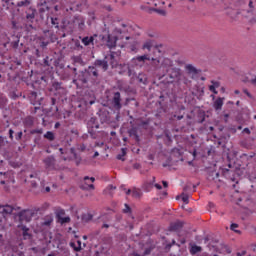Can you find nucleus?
Wrapping results in <instances>:
<instances>
[{
	"label": "nucleus",
	"instance_id": "obj_1",
	"mask_svg": "<svg viewBox=\"0 0 256 256\" xmlns=\"http://www.w3.org/2000/svg\"><path fill=\"white\" fill-rule=\"evenodd\" d=\"M98 77L99 73L97 72V68L94 66H89L87 70L81 71L78 74L77 79L73 80V83H75L76 87L78 89H83V87H89V80L91 79V76Z\"/></svg>",
	"mask_w": 256,
	"mask_h": 256
},
{
	"label": "nucleus",
	"instance_id": "obj_2",
	"mask_svg": "<svg viewBox=\"0 0 256 256\" xmlns=\"http://www.w3.org/2000/svg\"><path fill=\"white\" fill-rule=\"evenodd\" d=\"M133 63H152L153 65H169L171 60L164 58L163 56H152L151 54H144L142 56H136L132 59Z\"/></svg>",
	"mask_w": 256,
	"mask_h": 256
},
{
	"label": "nucleus",
	"instance_id": "obj_3",
	"mask_svg": "<svg viewBox=\"0 0 256 256\" xmlns=\"http://www.w3.org/2000/svg\"><path fill=\"white\" fill-rule=\"evenodd\" d=\"M43 163L46 171H63L65 169V167L57 164V159L53 155L44 158Z\"/></svg>",
	"mask_w": 256,
	"mask_h": 256
},
{
	"label": "nucleus",
	"instance_id": "obj_4",
	"mask_svg": "<svg viewBox=\"0 0 256 256\" xmlns=\"http://www.w3.org/2000/svg\"><path fill=\"white\" fill-rule=\"evenodd\" d=\"M87 129L92 139H97V129H99V122H97V118L92 117L88 120Z\"/></svg>",
	"mask_w": 256,
	"mask_h": 256
},
{
	"label": "nucleus",
	"instance_id": "obj_5",
	"mask_svg": "<svg viewBox=\"0 0 256 256\" xmlns=\"http://www.w3.org/2000/svg\"><path fill=\"white\" fill-rule=\"evenodd\" d=\"M110 101V105L114 111H121L123 104L121 103V93L113 92Z\"/></svg>",
	"mask_w": 256,
	"mask_h": 256
},
{
	"label": "nucleus",
	"instance_id": "obj_6",
	"mask_svg": "<svg viewBox=\"0 0 256 256\" xmlns=\"http://www.w3.org/2000/svg\"><path fill=\"white\" fill-rule=\"evenodd\" d=\"M33 215H35V211L31 209H26V210L20 211L17 214V217L20 223H23V221H25V223H29L31 219H33Z\"/></svg>",
	"mask_w": 256,
	"mask_h": 256
},
{
	"label": "nucleus",
	"instance_id": "obj_7",
	"mask_svg": "<svg viewBox=\"0 0 256 256\" xmlns=\"http://www.w3.org/2000/svg\"><path fill=\"white\" fill-rule=\"evenodd\" d=\"M154 47L153 54L157 55L159 53L160 55L163 53L161 49H159V46H155L154 40H146L142 45V50L145 51H151V48Z\"/></svg>",
	"mask_w": 256,
	"mask_h": 256
},
{
	"label": "nucleus",
	"instance_id": "obj_8",
	"mask_svg": "<svg viewBox=\"0 0 256 256\" xmlns=\"http://www.w3.org/2000/svg\"><path fill=\"white\" fill-rule=\"evenodd\" d=\"M89 181L91 183H95V177H89V176H85L84 177V184H82L80 186V188L83 190V191H89V190H95V185L93 184H89Z\"/></svg>",
	"mask_w": 256,
	"mask_h": 256
},
{
	"label": "nucleus",
	"instance_id": "obj_9",
	"mask_svg": "<svg viewBox=\"0 0 256 256\" xmlns=\"http://www.w3.org/2000/svg\"><path fill=\"white\" fill-rule=\"evenodd\" d=\"M188 75L192 76V79H197L201 75V69L195 68L193 65L186 66Z\"/></svg>",
	"mask_w": 256,
	"mask_h": 256
},
{
	"label": "nucleus",
	"instance_id": "obj_10",
	"mask_svg": "<svg viewBox=\"0 0 256 256\" xmlns=\"http://www.w3.org/2000/svg\"><path fill=\"white\" fill-rule=\"evenodd\" d=\"M15 208H13V206L11 205H1L0 204V213L1 215H3V217H7V215H11V213H13V210Z\"/></svg>",
	"mask_w": 256,
	"mask_h": 256
},
{
	"label": "nucleus",
	"instance_id": "obj_11",
	"mask_svg": "<svg viewBox=\"0 0 256 256\" xmlns=\"http://www.w3.org/2000/svg\"><path fill=\"white\" fill-rule=\"evenodd\" d=\"M18 229L22 230V237L24 240L31 239V237H33L31 233H29V228H27V226L20 224L18 225Z\"/></svg>",
	"mask_w": 256,
	"mask_h": 256
},
{
	"label": "nucleus",
	"instance_id": "obj_12",
	"mask_svg": "<svg viewBox=\"0 0 256 256\" xmlns=\"http://www.w3.org/2000/svg\"><path fill=\"white\" fill-rule=\"evenodd\" d=\"M180 229H183L182 221H176L170 224L169 231H179Z\"/></svg>",
	"mask_w": 256,
	"mask_h": 256
},
{
	"label": "nucleus",
	"instance_id": "obj_13",
	"mask_svg": "<svg viewBox=\"0 0 256 256\" xmlns=\"http://www.w3.org/2000/svg\"><path fill=\"white\" fill-rule=\"evenodd\" d=\"M117 45V37L108 35V40H107V47L109 49H113Z\"/></svg>",
	"mask_w": 256,
	"mask_h": 256
},
{
	"label": "nucleus",
	"instance_id": "obj_14",
	"mask_svg": "<svg viewBox=\"0 0 256 256\" xmlns=\"http://www.w3.org/2000/svg\"><path fill=\"white\" fill-rule=\"evenodd\" d=\"M53 223V215H46L43 218L42 226L43 227H50V225Z\"/></svg>",
	"mask_w": 256,
	"mask_h": 256
},
{
	"label": "nucleus",
	"instance_id": "obj_15",
	"mask_svg": "<svg viewBox=\"0 0 256 256\" xmlns=\"http://www.w3.org/2000/svg\"><path fill=\"white\" fill-rule=\"evenodd\" d=\"M223 99L224 98H218L215 100L213 107L216 111H221V109L223 108Z\"/></svg>",
	"mask_w": 256,
	"mask_h": 256
},
{
	"label": "nucleus",
	"instance_id": "obj_16",
	"mask_svg": "<svg viewBox=\"0 0 256 256\" xmlns=\"http://www.w3.org/2000/svg\"><path fill=\"white\" fill-rule=\"evenodd\" d=\"M175 63H177V65H187L188 60L184 56H177L175 58Z\"/></svg>",
	"mask_w": 256,
	"mask_h": 256
},
{
	"label": "nucleus",
	"instance_id": "obj_17",
	"mask_svg": "<svg viewBox=\"0 0 256 256\" xmlns=\"http://www.w3.org/2000/svg\"><path fill=\"white\" fill-rule=\"evenodd\" d=\"M203 251V248L201 246L193 245L190 248L191 255H197V253H201Z\"/></svg>",
	"mask_w": 256,
	"mask_h": 256
},
{
	"label": "nucleus",
	"instance_id": "obj_18",
	"mask_svg": "<svg viewBox=\"0 0 256 256\" xmlns=\"http://www.w3.org/2000/svg\"><path fill=\"white\" fill-rule=\"evenodd\" d=\"M125 155H127V148H122L120 154L116 156L118 161H125Z\"/></svg>",
	"mask_w": 256,
	"mask_h": 256
},
{
	"label": "nucleus",
	"instance_id": "obj_19",
	"mask_svg": "<svg viewBox=\"0 0 256 256\" xmlns=\"http://www.w3.org/2000/svg\"><path fill=\"white\" fill-rule=\"evenodd\" d=\"M82 221L83 223H89V221H93V216L89 213L83 214Z\"/></svg>",
	"mask_w": 256,
	"mask_h": 256
},
{
	"label": "nucleus",
	"instance_id": "obj_20",
	"mask_svg": "<svg viewBox=\"0 0 256 256\" xmlns=\"http://www.w3.org/2000/svg\"><path fill=\"white\" fill-rule=\"evenodd\" d=\"M93 41H94V38H93V37H84V38L82 39V43H83V45H85L86 47H87L88 45H91V43H93Z\"/></svg>",
	"mask_w": 256,
	"mask_h": 256
},
{
	"label": "nucleus",
	"instance_id": "obj_21",
	"mask_svg": "<svg viewBox=\"0 0 256 256\" xmlns=\"http://www.w3.org/2000/svg\"><path fill=\"white\" fill-rule=\"evenodd\" d=\"M45 139H48V141H55V134L51 131H48L44 135Z\"/></svg>",
	"mask_w": 256,
	"mask_h": 256
},
{
	"label": "nucleus",
	"instance_id": "obj_22",
	"mask_svg": "<svg viewBox=\"0 0 256 256\" xmlns=\"http://www.w3.org/2000/svg\"><path fill=\"white\" fill-rule=\"evenodd\" d=\"M180 197H181L183 203H185L186 205L189 203V194L182 193Z\"/></svg>",
	"mask_w": 256,
	"mask_h": 256
},
{
	"label": "nucleus",
	"instance_id": "obj_23",
	"mask_svg": "<svg viewBox=\"0 0 256 256\" xmlns=\"http://www.w3.org/2000/svg\"><path fill=\"white\" fill-rule=\"evenodd\" d=\"M41 83L43 84L44 87H47V83H49V77L48 76H41Z\"/></svg>",
	"mask_w": 256,
	"mask_h": 256
},
{
	"label": "nucleus",
	"instance_id": "obj_24",
	"mask_svg": "<svg viewBox=\"0 0 256 256\" xmlns=\"http://www.w3.org/2000/svg\"><path fill=\"white\" fill-rule=\"evenodd\" d=\"M35 13H36V11H35V10H32L31 13H28V14L26 15V19H28L29 21H33V19H35Z\"/></svg>",
	"mask_w": 256,
	"mask_h": 256
},
{
	"label": "nucleus",
	"instance_id": "obj_25",
	"mask_svg": "<svg viewBox=\"0 0 256 256\" xmlns=\"http://www.w3.org/2000/svg\"><path fill=\"white\" fill-rule=\"evenodd\" d=\"M30 1L29 0H23L18 2V7H27L28 5H30Z\"/></svg>",
	"mask_w": 256,
	"mask_h": 256
},
{
	"label": "nucleus",
	"instance_id": "obj_26",
	"mask_svg": "<svg viewBox=\"0 0 256 256\" xmlns=\"http://www.w3.org/2000/svg\"><path fill=\"white\" fill-rule=\"evenodd\" d=\"M139 83H143L144 85L147 83V76L145 75H139L138 76Z\"/></svg>",
	"mask_w": 256,
	"mask_h": 256
},
{
	"label": "nucleus",
	"instance_id": "obj_27",
	"mask_svg": "<svg viewBox=\"0 0 256 256\" xmlns=\"http://www.w3.org/2000/svg\"><path fill=\"white\" fill-rule=\"evenodd\" d=\"M1 177H3V179L5 180V179H10V177H11V172H0V179H1Z\"/></svg>",
	"mask_w": 256,
	"mask_h": 256
},
{
	"label": "nucleus",
	"instance_id": "obj_28",
	"mask_svg": "<svg viewBox=\"0 0 256 256\" xmlns=\"http://www.w3.org/2000/svg\"><path fill=\"white\" fill-rule=\"evenodd\" d=\"M7 143H9L4 137L0 136V149H3V147H5V145H7Z\"/></svg>",
	"mask_w": 256,
	"mask_h": 256
},
{
	"label": "nucleus",
	"instance_id": "obj_29",
	"mask_svg": "<svg viewBox=\"0 0 256 256\" xmlns=\"http://www.w3.org/2000/svg\"><path fill=\"white\" fill-rule=\"evenodd\" d=\"M155 13H158V15H161L162 17H165L167 15V11L163 9H155Z\"/></svg>",
	"mask_w": 256,
	"mask_h": 256
},
{
	"label": "nucleus",
	"instance_id": "obj_30",
	"mask_svg": "<svg viewBox=\"0 0 256 256\" xmlns=\"http://www.w3.org/2000/svg\"><path fill=\"white\" fill-rule=\"evenodd\" d=\"M31 135H41L43 133V129H34L30 131Z\"/></svg>",
	"mask_w": 256,
	"mask_h": 256
},
{
	"label": "nucleus",
	"instance_id": "obj_31",
	"mask_svg": "<svg viewBox=\"0 0 256 256\" xmlns=\"http://www.w3.org/2000/svg\"><path fill=\"white\" fill-rule=\"evenodd\" d=\"M132 197H135L136 199H139V197H141V192H139L138 190H133L132 191Z\"/></svg>",
	"mask_w": 256,
	"mask_h": 256
},
{
	"label": "nucleus",
	"instance_id": "obj_32",
	"mask_svg": "<svg viewBox=\"0 0 256 256\" xmlns=\"http://www.w3.org/2000/svg\"><path fill=\"white\" fill-rule=\"evenodd\" d=\"M237 227H239V224H235V223L231 224V226H230L231 230L235 231V233H241V231L235 230V229H237Z\"/></svg>",
	"mask_w": 256,
	"mask_h": 256
},
{
	"label": "nucleus",
	"instance_id": "obj_33",
	"mask_svg": "<svg viewBox=\"0 0 256 256\" xmlns=\"http://www.w3.org/2000/svg\"><path fill=\"white\" fill-rule=\"evenodd\" d=\"M59 219L61 220V223H71V218L70 217H64V218H61L59 217Z\"/></svg>",
	"mask_w": 256,
	"mask_h": 256
},
{
	"label": "nucleus",
	"instance_id": "obj_34",
	"mask_svg": "<svg viewBox=\"0 0 256 256\" xmlns=\"http://www.w3.org/2000/svg\"><path fill=\"white\" fill-rule=\"evenodd\" d=\"M123 213H131V207L129 204H125V209H123Z\"/></svg>",
	"mask_w": 256,
	"mask_h": 256
},
{
	"label": "nucleus",
	"instance_id": "obj_35",
	"mask_svg": "<svg viewBox=\"0 0 256 256\" xmlns=\"http://www.w3.org/2000/svg\"><path fill=\"white\" fill-rule=\"evenodd\" d=\"M81 240H77V248H75V251L77 252V253H79V251H81Z\"/></svg>",
	"mask_w": 256,
	"mask_h": 256
},
{
	"label": "nucleus",
	"instance_id": "obj_36",
	"mask_svg": "<svg viewBox=\"0 0 256 256\" xmlns=\"http://www.w3.org/2000/svg\"><path fill=\"white\" fill-rule=\"evenodd\" d=\"M211 83H212V87H214V88H216V89L219 88L220 85H221V83H219V82H217V81H214V80H212Z\"/></svg>",
	"mask_w": 256,
	"mask_h": 256
},
{
	"label": "nucleus",
	"instance_id": "obj_37",
	"mask_svg": "<svg viewBox=\"0 0 256 256\" xmlns=\"http://www.w3.org/2000/svg\"><path fill=\"white\" fill-rule=\"evenodd\" d=\"M22 138H23V132L20 131L16 134V141H21Z\"/></svg>",
	"mask_w": 256,
	"mask_h": 256
},
{
	"label": "nucleus",
	"instance_id": "obj_38",
	"mask_svg": "<svg viewBox=\"0 0 256 256\" xmlns=\"http://www.w3.org/2000/svg\"><path fill=\"white\" fill-rule=\"evenodd\" d=\"M209 91H211L212 93H214V95H217V90H216V88H215V86H209Z\"/></svg>",
	"mask_w": 256,
	"mask_h": 256
},
{
	"label": "nucleus",
	"instance_id": "obj_39",
	"mask_svg": "<svg viewBox=\"0 0 256 256\" xmlns=\"http://www.w3.org/2000/svg\"><path fill=\"white\" fill-rule=\"evenodd\" d=\"M243 93H245V95H247V97H249V99L253 98V95L250 94L249 90L243 89Z\"/></svg>",
	"mask_w": 256,
	"mask_h": 256
},
{
	"label": "nucleus",
	"instance_id": "obj_40",
	"mask_svg": "<svg viewBox=\"0 0 256 256\" xmlns=\"http://www.w3.org/2000/svg\"><path fill=\"white\" fill-rule=\"evenodd\" d=\"M173 245H177V242L175 240H172L171 244H167L166 249H171V247H173Z\"/></svg>",
	"mask_w": 256,
	"mask_h": 256
},
{
	"label": "nucleus",
	"instance_id": "obj_41",
	"mask_svg": "<svg viewBox=\"0 0 256 256\" xmlns=\"http://www.w3.org/2000/svg\"><path fill=\"white\" fill-rule=\"evenodd\" d=\"M15 131H13V129L9 130V138L11 139V141H13V135H14Z\"/></svg>",
	"mask_w": 256,
	"mask_h": 256
},
{
	"label": "nucleus",
	"instance_id": "obj_42",
	"mask_svg": "<svg viewBox=\"0 0 256 256\" xmlns=\"http://www.w3.org/2000/svg\"><path fill=\"white\" fill-rule=\"evenodd\" d=\"M53 87H54V89H61V84L60 83H58V82H55L54 84H53Z\"/></svg>",
	"mask_w": 256,
	"mask_h": 256
},
{
	"label": "nucleus",
	"instance_id": "obj_43",
	"mask_svg": "<svg viewBox=\"0 0 256 256\" xmlns=\"http://www.w3.org/2000/svg\"><path fill=\"white\" fill-rule=\"evenodd\" d=\"M249 83H251V85H253L254 87H256V76L254 78H252Z\"/></svg>",
	"mask_w": 256,
	"mask_h": 256
},
{
	"label": "nucleus",
	"instance_id": "obj_44",
	"mask_svg": "<svg viewBox=\"0 0 256 256\" xmlns=\"http://www.w3.org/2000/svg\"><path fill=\"white\" fill-rule=\"evenodd\" d=\"M237 256H244L247 255V251L243 250L242 252H237Z\"/></svg>",
	"mask_w": 256,
	"mask_h": 256
},
{
	"label": "nucleus",
	"instance_id": "obj_45",
	"mask_svg": "<svg viewBox=\"0 0 256 256\" xmlns=\"http://www.w3.org/2000/svg\"><path fill=\"white\" fill-rule=\"evenodd\" d=\"M133 169H141V164L139 163L133 164Z\"/></svg>",
	"mask_w": 256,
	"mask_h": 256
},
{
	"label": "nucleus",
	"instance_id": "obj_46",
	"mask_svg": "<svg viewBox=\"0 0 256 256\" xmlns=\"http://www.w3.org/2000/svg\"><path fill=\"white\" fill-rule=\"evenodd\" d=\"M243 133H246L247 135H251V130H249V128H244Z\"/></svg>",
	"mask_w": 256,
	"mask_h": 256
},
{
	"label": "nucleus",
	"instance_id": "obj_47",
	"mask_svg": "<svg viewBox=\"0 0 256 256\" xmlns=\"http://www.w3.org/2000/svg\"><path fill=\"white\" fill-rule=\"evenodd\" d=\"M70 247H72V249H75L77 248V244H75V242H70Z\"/></svg>",
	"mask_w": 256,
	"mask_h": 256
},
{
	"label": "nucleus",
	"instance_id": "obj_48",
	"mask_svg": "<svg viewBox=\"0 0 256 256\" xmlns=\"http://www.w3.org/2000/svg\"><path fill=\"white\" fill-rule=\"evenodd\" d=\"M171 166L170 160H168L166 163L162 164V167H169Z\"/></svg>",
	"mask_w": 256,
	"mask_h": 256
},
{
	"label": "nucleus",
	"instance_id": "obj_49",
	"mask_svg": "<svg viewBox=\"0 0 256 256\" xmlns=\"http://www.w3.org/2000/svg\"><path fill=\"white\" fill-rule=\"evenodd\" d=\"M41 101H43V98L38 99V101L33 102V105H41Z\"/></svg>",
	"mask_w": 256,
	"mask_h": 256
},
{
	"label": "nucleus",
	"instance_id": "obj_50",
	"mask_svg": "<svg viewBox=\"0 0 256 256\" xmlns=\"http://www.w3.org/2000/svg\"><path fill=\"white\" fill-rule=\"evenodd\" d=\"M31 99H37V92L31 93Z\"/></svg>",
	"mask_w": 256,
	"mask_h": 256
},
{
	"label": "nucleus",
	"instance_id": "obj_51",
	"mask_svg": "<svg viewBox=\"0 0 256 256\" xmlns=\"http://www.w3.org/2000/svg\"><path fill=\"white\" fill-rule=\"evenodd\" d=\"M211 175H212V176L215 175V178L218 179V177H219V172L213 171V172H211Z\"/></svg>",
	"mask_w": 256,
	"mask_h": 256
},
{
	"label": "nucleus",
	"instance_id": "obj_52",
	"mask_svg": "<svg viewBox=\"0 0 256 256\" xmlns=\"http://www.w3.org/2000/svg\"><path fill=\"white\" fill-rule=\"evenodd\" d=\"M151 254V249L150 248H147L145 251H144V255H150Z\"/></svg>",
	"mask_w": 256,
	"mask_h": 256
},
{
	"label": "nucleus",
	"instance_id": "obj_53",
	"mask_svg": "<svg viewBox=\"0 0 256 256\" xmlns=\"http://www.w3.org/2000/svg\"><path fill=\"white\" fill-rule=\"evenodd\" d=\"M114 33H118L119 35H121V33H123V31H121V29H119V28H115Z\"/></svg>",
	"mask_w": 256,
	"mask_h": 256
},
{
	"label": "nucleus",
	"instance_id": "obj_54",
	"mask_svg": "<svg viewBox=\"0 0 256 256\" xmlns=\"http://www.w3.org/2000/svg\"><path fill=\"white\" fill-rule=\"evenodd\" d=\"M31 251H33V253H39V249L37 247H32Z\"/></svg>",
	"mask_w": 256,
	"mask_h": 256
},
{
	"label": "nucleus",
	"instance_id": "obj_55",
	"mask_svg": "<svg viewBox=\"0 0 256 256\" xmlns=\"http://www.w3.org/2000/svg\"><path fill=\"white\" fill-rule=\"evenodd\" d=\"M174 117H176V119L178 120V121H181V119H183V115H175Z\"/></svg>",
	"mask_w": 256,
	"mask_h": 256
},
{
	"label": "nucleus",
	"instance_id": "obj_56",
	"mask_svg": "<svg viewBox=\"0 0 256 256\" xmlns=\"http://www.w3.org/2000/svg\"><path fill=\"white\" fill-rule=\"evenodd\" d=\"M162 185H163V187H165V188L169 187V184L167 183V181H162Z\"/></svg>",
	"mask_w": 256,
	"mask_h": 256
},
{
	"label": "nucleus",
	"instance_id": "obj_57",
	"mask_svg": "<svg viewBox=\"0 0 256 256\" xmlns=\"http://www.w3.org/2000/svg\"><path fill=\"white\" fill-rule=\"evenodd\" d=\"M154 187H156V189H159V190L163 189V187L160 184H155Z\"/></svg>",
	"mask_w": 256,
	"mask_h": 256
},
{
	"label": "nucleus",
	"instance_id": "obj_58",
	"mask_svg": "<svg viewBox=\"0 0 256 256\" xmlns=\"http://www.w3.org/2000/svg\"><path fill=\"white\" fill-rule=\"evenodd\" d=\"M57 103V100L55 98H51V105H55Z\"/></svg>",
	"mask_w": 256,
	"mask_h": 256
},
{
	"label": "nucleus",
	"instance_id": "obj_59",
	"mask_svg": "<svg viewBox=\"0 0 256 256\" xmlns=\"http://www.w3.org/2000/svg\"><path fill=\"white\" fill-rule=\"evenodd\" d=\"M131 101L130 98H126L124 105H129V102Z\"/></svg>",
	"mask_w": 256,
	"mask_h": 256
},
{
	"label": "nucleus",
	"instance_id": "obj_60",
	"mask_svg": "<svg viewBox=\"0 0 256 256\" xmlns=\"http://www.w3.org/2000/svg\"><path fill=\"white\" fill-rule=\"evenodd\" d=\"M189 189H191V186H190V185H186V186L184 187V191H189Z\"/></svg>",
	"mask_w": 256,
	"mask_h": 256
},
{
	"label": "nucleus",
	"instance_id": "obj_61",
	"mask_svg": "<svg viewBox=\"0 0 256 256\" xmlns=\"http://www.w3.org/2000/svg\"><path fill=\"white\" fill-rule=\"evenodd\" d=\"M31 186H32V187H37V182L31 181Z\"/></svg>",
	"mask_w": 256,
	"mask_h": 256
},
{
	"label": "nucleus",
	"instance_id": "obj_62",
	"mask_svg": "<svg viewBox=\"0 0 256 256\" xmlns=\"http://www.w3.org/2000/svg\"><path fill=\"white\" fill-rule=\"evenodd\" d=\"M186 242H187V241L185 240V238H183V239L180 240L181 245H185Z\"/></svg>",
	"mask_w": 256,
	"mask_h": 256
},
{
	"label": "nucleus",
	"instance_id": "obj_63",
	"mask_svg": "<svg viewBox=\"0 0 256 256\" xmlns=\"http://www.w3.org/2000/svg\"><path fill=\"white\" fill-rule=\"evenodd\" d=\"M5 183H6V181L3 178H1L0 184L5 185Z\"/></svg>",
	"mask_w": 256,
	"mask_h": 256
},
{
	"label": "nucleus",
	"instance_id": "obj_64",
	"mask_svg": "<svg viewBox=\"0 0 256 256\" xmlns=\"http://www.w3.org/2000/svg\"><path fill=\"white\" fill-rule=\"evenodd\" d=\"M34 177L36 178L37 174H30V179H33Z\"/></svg>",
	"mask_w": 256,
	"mask_h": 256
}]
</instances>
